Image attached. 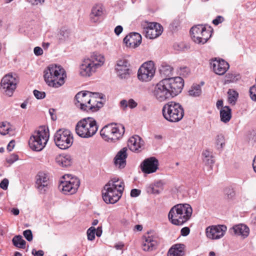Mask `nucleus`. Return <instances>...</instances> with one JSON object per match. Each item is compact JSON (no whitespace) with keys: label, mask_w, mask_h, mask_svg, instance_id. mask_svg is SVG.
<instances>
[{"label":"nucleus","mask_w":256,"mask_h":256,"mask_svg":"<svg viewBox=\"0 0 256 256\" xmlns=\"http://www.w3.org/2000/svg\"><path fill=\"white\" fill-rule=\"evenodd\" d=\"M184 86V81L181 77L165 78L155 85L152 94L157 101L164 102L178 96Z\"/></svg>","instance_id":"f257e3e1"},{"label":"nucleus","mask_w":256,"mask_h":256,"mask_svg":"<svg viewBox=\"0 0 256 256\" xmlns=\"http://www.w3.org/2000/svg\"><path fill=\"white\" fill-rule=\"evenodd\" d=\"M105 62L104 56L98 52H93L85 57L79 67V74L84 78H88L95 74Z\"/></svg>","instance_id":"f03ea898"},{"label":"nucleus","mask_w":256,"mask_h":256,"mask_svg":"<svg viewBox=\"0 0 256 256\" xmlns=\"http://www.w3.org/2000/svg\"><path fill=\"white\" fill-rule=\"evenodd\" d=\"M124 182L117 178H112L104 186L102 190V198L106 204L116 203L121 198L124 190Z\"/></svg>","instance_id":"7ed1b4c3"},{"label":"nucleus","mask_w":256,"mask_h":256,"mask_svg":"<svg viewBox=\"0 0 256 256\" xmlns=\"http://www.w3.org/2000/svg\"><path fill=\"white\" fill-rule=\"evenodd\" d=\"M44 79L48 86L58 88L65 82L66 74L60 66L50 64L44 70Z\"/></svg>","instance_id":"20e7f679"},{"label":"nucleus","mask_w":256,"mask_h":256,"mask_svg":"<svg viewBox=\"0 0 256 256\" xmlns=\"http://www.w3.org/2000/svg\"><path fill=\"white\" fill-rule=\"evenodd\" d=\"M192 213V209L190 204H178L170 209L168 218L173 224L180 226L190 219Z\"/></svg>","instance_id":"39448f33"},{"label":"nucleus","mask_w":256,"mask_h":256,"mask_svg":"<svg viewBox=\"0 0 256 256\" xmlns=\"http://www.w3.org/2000/svg\"><path fill=\"white\" fill-rule=\"evenodd\" d=\"M49 130L46 126H40L30 137L28 144L34 151L40 152L46 146L49 139Z\"/></svg>","instance_id":"423d86ee"},{"label":"nucleus","mask_w":256,"mask_h":256,"mask_svg":"<svg viewBox=\"0 0 256 256\" xmlns=\"http://www.w3.org/2000/svg\"><path fill=\"white\" fill-rule=\"evenodd\" d=\"M98 130L96 120L88 117L80 120L76 126L77 134L82 138H90L94 136Z\"/></svg>","instance_id":"0eeeda50"},{"label":"nucleus","mask_w":256,"mask_h":256,"mask_svg":"<svg viewBox=\"0 0 256 256\" xmlns=\"http://www.w3.org/2000/svg\"><path fill=\"white\" fill-rule=\"evenodd\" d=\"M164 118L172 122L180 121L184 117V110L182 105L174 101L166 104L162 110Z\"/></svg>","instance_id":"6e6552de"},{"label":"nucleus","mask_w":256,"mask_h":256,"mask_svg":"<svg viewBox=\"0 0 256 256\" xmlns=\"http://www.w3.org/2000/svg\"><path fill=\"white\" fill-rule=\"evenodd\" d=\"M124 127L121 124H113L104 126L100 132L102 138L108 142H115L122 138Z\"/></svg>","instance_id":"1a4fd4ad"},{"label":"nucleus","mask_w":256,"mask_h":256,"mask_svg":"<svg viewBox=\"0 0 256 256\" xmlns=\"http://www.w3.org/2000/svg\"><path fill=\"white\" fill-rule=\"evenodd\" d=\"M80 184V180L78 178L70 174H66L61 178L58 188L63 194L72 195L76 192Z\"/></svg>","instance_id":"9d476101"},{"label":"nucleus","mask_w":256,"mask_h":256,"mask_svg":"<svg viewBox=\"0 0 256 256\" xmlns=\"http://www.w3.org/2000/svg\"><path fill=\"white\" fill-rule=\"evenodd\" d=\"M54 141L56 146L60 148L66 150L72 145L74 138L70 130L67 129H60L54 134Z\"/></svg>","instance_id":"9b49d317"},{"label":"nucleus","mask_w":256,"mask_h":256,"mask_svg":"<svg viewBox=\"0 0 256 256\" xmlns=\"http://www.w3.org/2000/svg\"><path fill=\"white\" fill-rule=\"evenodd\" d=\"M114 70L117 77L122 80L129 79L132 74L130 63L125 58H119L116 60Z\"/></svg>","instance_id":"f8f14e48"},{"label":"nucleus","mask_w":256,"mask_h":256,"mask_svg":"<svg viewBox=\"0 0 256 256\" xmlns=\"http://www.w3.org/2000/svg\"><path fill=\"white\" fill-rule=\"evenodd\" d=\"M190 32L192 40L198 44H205L211 36L210 32L203 25L193 26Z\"/></svg>","instance_id":"ddd939ff"},{"label":"nucleus","mask_w":256,"mask_h":256,"mask_svg":"<svg viewBox=\"0 0 256 256\" xmlns=\"http://www.w3.org/2000/svg\"><path fill=\"white\" fill-rule=\"evenodd\" d=\"M156 72L154 64L152 61L144 63L138 72V78L142 82H148L154 78Z\"/></svg>","instance_id":"4468645a"},{"label":"nucleus","mask_w":256,"mask_h":256,"mask_svg":"<svg viewBox=\"0 0 256 256\" xmlns=\"http://www.w3.org/2000/svg\"><path fill=\"white\" fill-rule=\"evenodd\" d=\"M143 34L149 39H154L159 36L163 31L162 27L158 23L144 22L142 23Z\"/></svg>","instance_id":"2eb2a0df"},{"label":"nucleus","mask_w":256,"mask_h":256,"mask_svg":"<svg viewBox=\"0 0 256 256\" xmlns=\"http://www.w3.org/2000/svg\"><path fill=\"white\" fill-rule=\"evenodd\" d=\"M17 80L12 74L4 76L1 80V88L6 95L10 96L16 88Z\"/></svg>","instance_id":"dca6fc26"},{"label":"nucleus","mask_w":256,"mask_h":256,"mask_svg":"<svg viewBox=\"0 0 256 256\" xmlns=\"http://www.w3.org/2000/svg\"><path fill=\"white\" fill-rule=\"evenodd\" d=\"M226 230L224 225L209 226L206 230V236L210 240H218L224 236Z\"/></svg>","instance_id":"f3484780"},{"label":"nucleus","mask_w":256,"mask_h":256,"mask_svg":"<svg viewBox=\"0 0 256 256\" xmlns=\"http://www.w3.org/2000/svg\"><path fill=\"white\" fill-rule=\"evenodd\" d=\"M91 96L92 92L89 91H82L78 93L75 96L76 106L82 110L87 112L86 106L90 104Z\"/></svg>","instance_id":"a211bd4d"},{"label":"nucleus","mask_w":256,"mask_h":256,"mask_svg":"<svg viewBox=\"0 0 256 256\" xmlns=\"http://www.w3.org/2000/svg\"><path fill=\"white\" fill-rule=\"evenodd\" d=\"M158 161L155 157H150L145 159L140 167L144 173L150 174L156 172L158 168Z\"/></svg>","instance_id":"6ab92c4d"},{"label":"nucleus","mask_w":256,"mask_h":256,"mask_svg":"<svg viewBox=\"0 0 256 256\" xmlns=\"http://www.w3.org/2000/svg\"><path fill=\"white\" fill-rule=\"evenodd\" d=\"M214 72L218 75L224 74L229 68V64L224 60L215 58L210 62Z\"/></svg>","instance_id":"aec40b11"},{"label":"nucleus","mask_w":256,"mask_h":256,"mask_svg":"<svg viewBox=\"0 0 256 256\" xmlns=\"http://www.w3.org/2000/svg\"><path fill=\"white\" fill-rule=\"evenodd\" d=\"M128 146L130 150L140 152L144 148V142L140 136L135 135L129 138Z\"/></svg>","instance_id":"412c9836"},{"label":"nucleus","mask_w":256,"mask_h":256,"mask_svg":"<svg viewBox=\"0 0 256 256\" xmlns=\"http://www.w3.org/2000/svg\"><path fill=\"white\" fill-rule=\"evenodd\" d=\"M124 42L127 47L135 48L142 42V36L137 32L130 33L124 39Z\"/></svg>","instance_id":"4be33fe9"},{"label":"nucleus","mask_w":256,"mask_h":256,"mask_svg":"<svg viewBox=\"0 0 256 256\" xmlns=\"http://www.w3.org/2000/svg\"><path fill=\"white\" fill-rule=\"evenodd\" d=\"M102 106L103 103L101 98L100 97L99 93H92L90 104L86 106L88 108L87 112H96Z\"/></svg>","instance_id":"5701e85b"},{"label":"nucleus","mask_w":256,"mask_h":256,"mask_svg":"<svg viewBox=\"0 0 256 256\" xmlns=\"http://www.w3.org/2000/svg\"><path fill=\"white\" fill-rule=\"evenodd\" d=\"M157 244L158 242L156 236L148 234L144 237L142 248L144 251H152L156 249Z\"/></svg>","instance_id":"b1692460"},{"label":"nucleus","mask_w":256,"mask_h":256,"mask_svg":"<svg viewBox=\"0 0 256 256\" xmlns=\"http://www.w3.org/2000/svg\"><path fill=\"white\" fill-rule=\"evenodd\" d=\"M48 184V178L46 174L39 172L36 177V187L39 191L42 192L46 190Z\"/></svg>","instance_id":"393cba45"},{"label":"nucleus","mask_w":256,"mask_h":256,"mask_svg":"<svg viewBox=\"0 0 256 256\" xmlns=\"http://www.w3.org/2000/svg\"><path fill=\"white\" fill-rule=\"evenodd\" d=\"M104 12V8L101 4L94 5L91 10L90 14V20L91 22L96 23L100 21V17Z\"/></svg>","instance_id":"a878e982"},{"label":"nucleus","mask_w":256,"mask_h":256,"mask_svg":"<svg viewBox=\"0 0 256 256\" xmlns=\"http://www.w3.org/2000/svg\"><path fill=\"white\" fill-rule=\"evenodd\" d=\"M127 148H124L120 150L114 158V164L119 168H122L126 165V158H127Z\"/></svg>","instance_id":"bb28decb"},{"label":"nucleus","mask_w":256,"mask_h":256,"mask_svg":"<svg viewBox=\"0 0 256 256\" xmlns=\"http://www.w3.org/2000/svg\"><path fill=\"white\" fill-rule=\"evenodd\" d=\"M164 182L162 180H158L153 184H149L146 187L147 192L150 194H159L164 190Z\"/></svg>","instance_id":"cd10ccee"},{"label":"nucleus","mask_w":256,"mask_h":256,"mask_svg":"<svg viewBox=\"0 0 256 256\" xmlns=\"http://www.w3.org/2000/svg\"><path fill=\"white\" fill-rule=\"evenodd\" d=\"M185 248L184 244H176L170 248L168 252V256H184L185 253Z\"/></svg>","instance_id":"c85d7f7f"},{"label":"nucleus","mask_w":256,"mask_h":256,"mask_svg":"<svg viewBox=\"0 0 256 256\" xmlns=\"http://www.w3.org/2000/svg\"><path fill=\"white\" fill-rule=\"evenodd\" d=\"M232 229L235 234L241 236L243 238L248 237L250 234L248 227L244 224L235 225Z\"/></svg>","instance_id":"c756f323"},{"label":"nucleus","mask_w":256,"mask_h":256,"mask_svg":"<svg viewBox=\"0 0 256 256\" xmlns=\"http://www.w3.org/2000/svg\"><path fill=\"white\" fill-rule=\"evenodd\" d=\"M220 120L224 123H228L232 118V110L228 106L222 107L220 110Z\"/></svg>","instance_id":"7c9ffc66"},{"label":"nucleus","mask_w":256,"mask_h":256,"mask_svg":"<svg viewBox=\"0 0 256 256\" xmlns=\"http://www.w3.org/2000/svg\"><path fill=\"white\" fill-rule=\"evenodd\" d=\"M56 162L60 166L67 167L70 166L72 164V158L71 156L68 154H60L56 157Z\"/></svg>","instance_id":"2f4dec72"},{"label":"nucleus","mask_w":256,"mask_h":256,"mask_svg":"<svg viewBox=\"0 0 256 256\" xmlns=\"http://www.w3.org/2000/svg\"><path fill=\"white\" fill-rule=\"evenodd\" d=\"M202 155L203 162L205 165L211 167L214 163L212 152L210 151L205 150L202 152Z\"/></svg>","instance_id":"473e14b6"},{"label":"nucleus","mask_w":256,"mask_h":256,"mask_svg":"<svg viewBox=\"0 0 256 256\" xmlns=\"http://www.w3.org/2000/svg\"><path fill=\"white\" fill-rule=\"evenodd\" d=\"M214 140L218 149H222L225 146L226 140L222 134H218L214 138Z\"/></svg>","instance_id":"72a5a7b5"},{"label":"nucleus","mask_w":256,"mask_h":256,"mask_svg":"<svg viewBox=\"0 0 256 256\" xmlns=\"http://www.w3.org/2000/svg\"><path fill=\"white\" fill-rule=\"evenodd\" d=\"M138 104L133 99H130L128 100H123L120 102V106L122 109L125 110L128 107L134 108L137 106Z\"/></svg>","instance_id":"f704fd0d"},{"label":"nucleus","mask_w":256,"mask_h":256,"mask_svg":"<svg viewBox=\"0 0 256 256\" xmlns=\"http://www.w3.org/2000/svg\"><path fill=\"white\" fill-rule=\"evenodd\" d=\"M12 242L14 245L17 248H25L26 242L20 235L14 236L12 240Z\"/></svg>","instance_id":"c9c22d12"},{"label":"nucleus","mask_w":256,"mask_h":256,"mask_svg":"<svg viewBox=\"0 0 256 256\" xmlns=\"http://www.w3.org/2000/svg\"><path fill=\"white\" fill-rule=\"evenodd\" d=\"M228 102L234 105L238 96V92L232 89H230L228 92Z\"/></svg>","instance_id":"e433bc0d"},{"label":"nucleus","mask_w":256,"mask_h":256,"mask_svg":"<svg viewBox=\"0 0 256 256\" xmlns=\"http://www.w3.org/2000/svg\"><path fill=\"white\" fill-rule=\"evenodd\" d=\"M189 94L190 96L196 97L201 94L202 89L199 85H194L191 87L188 91Z\"/></svg>","instance_id":"4c0bfd02"},{"label":"nucleus","mask_w":256,"mask_h":256,"mask_svg":"<svg viewBox=\"0 0 256 256\" xmlns=\"http://www.w3.org/2000/svg\"><path fill=\"white\" fill-rule=\"evenodd\" d=\"M12 130L10 124L6 122H3L0 126V134L2 135L8 134Z\"/></svg>","instance_id":"58836bf2"},{"label":"nucleus","mask_w":256,"mask_h":256,"mask_svg":"<svg viewBox=\"0 0 256 256\" xmlns=\"http://www.w3.org/2000/svg\"><path fill=\"white\" fill-rule=\"evenodd\" d=\"M240 78L238 74L232 73H228L226 75V82L228 83L234 82Z\"/></svg>","instance_id":"ea45409f"},{"label":"nucleus","mask_w":256,"mask_h":256,"mask_svg":"<svg viewBox=\"0 0 256 256\" xmlns=\"http://www.w3.org/2000/svg\"><path fill=\"white\" fill-rule=\"evenodd\" d=\"M173 70V68L168 65H162L160 69L161 74H162L165 76H170Z\"/></svg>","instance_id":"a19ab883"},{"label":"nucleus","mask_w":256,"mask_h":256,"mask_svg":"<svg viewBox=\"0 0 256 256\" xmlns=\"http://www.w3.org/2000/svg\"><path fill=\"white\" fill-rule=\"evenodd\" d=\"M96 228L94 227H90L87 230L88 239L90 240H93L95 238Z\"/></svg>","instance_id":"79ce46f5"},{"label":"nucleus","mask_w":256,"mask_h":256,"mask_svg":"<svg viewBox=\"0 0 256 256\" xmlns=\"http://www.w3.org/2000/svg\"><path fill=\"white\" fill-rule=\"evenodd\" d=\"M224 194L228 199H232L235 196L234 190L230 188H227L224 190Z\"/></svg>","instance_id":"37998d69"},{"label":"nucleus","mask_w":256,"mask_h":256,"mask_svg":"<svg viewBox=\"0 0 256 256\" xmlns=\"http://www.w3.org/2000/svg\"><path fill=\"white\" fill-rule=\"evenodd\" d=\"M69 35L70 33L68 30H62L60 31L58 38L60 40H65L68 38Z\"/></svg>","instance_id":"c03bdc74"},{"label":"nucleus","mask_w":256,"mask_h":256,"mask_svg":"<svg viewBox=\"0 0 256 256\" xmlns=\"http://www.w3.org/2000/svg\"><path fill=\"white\" fill-rule=\"evenodd\" d=\"M250 96L252 100L256 101V84L250 87Z\"/></svg>","instance_id":"a18cd8bd"},{"label":"nucleus","mask_w":256,"mask_h":256,"mask_svg":"<svg viewBox=\"0 0 256 256\" xmlns=\"http://www.w3.org/2000/svg\"><path fill=\"white\" fill-rule=\"evenodd\" d=\"M23 234L27 240L30 242L32 240L33 236L31 230H27L23 232Z\"/></svg>","instance_id":"49530a36"},{"label":"nucleus","mask_w":256,"mask_h":256,"mask_svg":"<svg viewBox=\"0 0 256 256\" xmlns=\"http://www.w3.org/2000/svg\"><path fill=\"white\" fill-rule=\"evenodd\" d=\"M34 94L37 99H42L45 98L46 94L44 92H40L38 90H34Z\"/></svg>","instance_id":"de8ad7c7"},{"label":"nucleus","mask_w":256,"mask_h":256,"mask_svg":"<svg viewBox=\"0 0 256 256\" xmlns=\"http://www.w3.org/2000/svg\"><path fill=\"white\" fill-rule=\"evenodd\" d=\"M18 155L15 154H12L6 158V162L10 164H12L14 162L18 160Z\"/></svg>","instance_id":"09e8293b"},{"label":"nucleus","mask_w":256,"mask_h":256,"mask_svg":"<svg viewBox=\"0 0 256 256\" xmlns=\"http://www.w3.org/2000/svg\"><path fill=\"white\" fill-rule=\"evenodd\" d=\"M8 180L6 178L4 179L0 183V187L2 189L6 190L8 188Z\"/></svg>","instance_id":"8fccbe9b"},{"label":"nucleus","mask_w":256,"mask_h":256,"mask_svg":"<svg viewBox=\"0 0 256 256\" xmlns=\"http://www.w3.org/2000/svg\"><path fill=\"white\" fill-rule=\"evenodd\" d=\"M28 1L32 5L38 6L42 5L44 2L45 0H28Z\"/></svg>","instance_id":"3c124183"},{"label":"nucleus","mask_w":256,"mask_h":256,"mask_svg":"<svg viewBox=\"0 0 256 256\" xmlns=\"http://www.w3.org/2000/svg\"><path fill=\"white\" fill-rule=\"evenodd\" d=\"M34 52L35 55L37 56H41L43 54L42 49L39 46H36L34 48Z\"/></svg>","instance_id":"603ef678"},{"label":"nucleus","mask_w":256,"mask_h":256,"mask_svg":"<svg viewBox=\"0 0 256 256\" xmlns=\"http://www.w3.org/2000/svg\"><path fill=\"white\" fill-rule=\"evenodd\" d=\"M224 20L223 17L221 16H218L216 18L212 20V23L215 25H218L219 24L222 22Z\"/></svg>","instance_id":"864d4df0"},{"label":"nucleus","mask_w":256,"mask_h":256,"mask_svg":"<svg viewBox=\"0 0 256 256\" xmlns=\"http://www.w3.org/2000/svg\"><path fill=\"white\" fill-rule=\"evenodd\" d=\"M190 230L188 227L183 228L181 230V231H180L181 234L182 236H188L190 234Z\"/></svg>","instance_id":"5fc2aeb1"},{"label":"nucleus","mask_w":256,"mask_h":256,"mask_svg":"<svg viewBox=\"0 0 256 256\" xmlns=\"http://www.w3.org/2000/svg\"><path fill=\"white\" fill-rule=\"evenodd\" d=\"M140 191L138 189H132L130 192V196L132 197H136L140 195Z\"/></svg>","instance_id":"6e6d98bb"},{"label":"nucleus","mask_w":256,"mask_h":256,"mask_svg":"<svg viewBox=\"0 0 256 256\" xmlns=\"http://www.w3.org/2000/svg\"><path fill=\"white\" fill-rule=\"evenodd\" d=\"M32 254L34 256H43L44 252L42 250L36 251L35 250H32Z\"/></svg>","instance_id":"4d7b16f0"},{"label":"nucleus","mask_w":256,"mask_h":256,"mask_svg":"<svg viewBox=\"0 0 256 256\" xmlns=\"http://www.w3.org/2000/svg\"><path fill=\"white\" fill-rule=\"evenodd\" d=\"M14 143H15V142L14 140H12L8 144V145L7 146V150L9 152L12 151L13 150V148H14Z\"/></svg>","instance_id":"13d9d810"},{"label":"nucleus","mask_w":256,"mask_h":256,"mask_svg":"<svg viewBox=\"0 0 256 256\" xmlns=\"http://www.w3.org/2000/svg\"><path fill=\"white\" fill-rule=\"evenodd\" d=\"M123 28L121 26H116L114 28L115 34L118 36L122 31Z\"/></svg>","instance_id":"bf43d9fd"},{"label":"nucleus","mask_w":256,"mask_h":256,"mask_svg":"<svg viewBox=\"0 0 256 256\" xmlns=\"http://www.w3.org/2000/svg\"><path fill=\"white\" fill-rule=\"evenodd\" d=\"M54 112L55 110L53 108H50L49 110V113L52 120H56V116L54 114Z\"/></svg>","instance_id":"052dcab7"},{"label":"nucleus","mask_w":256,"mask_h":256,"mask_svg":"<svg viewBox=\"0 0 256 256\" xmlns=\"http://www.w3.org/2000/svg\"><path fill=\"white\" fill-rule=\"evenodd\" d=\"M102 232V228L98 226L96 230V234L97 236L100 237L101 236Z\"/></svg>","instance_id":"680f3d73"},{"label":"nucleus","mask_w":256,"mask_h":256,"mask_svg":"<svg viewBox=\"0 0 256 256\" xmlns=\"http://www.w3.org/2000/svg\"><path fill=\"white\" fill-rule=\"evenodd\" d=\"M10 212L14 216H18L20 213V210L17 208H12Z\"/></svg>","instance_id":"e2e57ef3"},{"label":"nucleus","mask_w":256,"mask_h":256,"mask_svg":"<svg viewBox=\"0 0 256 256\" xmlns=\"http://www.w3.org/2000/svg\"><path fill=\"white\" fill-rule=\"evenodd\" d=\"M222 105H223V101H222V100H218L217 101L216 106V108L218 109H220V108H221L222 107H224Z\"/></svg>","instance_id":"0e129e2a"},{"label":"nucleus","mask_w":256,"mask_h":256,"mask_svg":"<svg viewBox=\"0 0 256 256\" xmlns=\"http://www.w3.org/2000/svg\"><path fill=\"white\" fill-rule=\"evenodd\" d=\"M124 246V244L122 242L116 244L114 246L116 250H121L123 248Z\"/></svg>","instance_id":"69168bd1"},{"label":"nucleus","mask_w":256,"mask_h":256,"mask_svg":"<svg viewBox=\"0 0 256 256\" xmlns=\"http://www.w3.org/2000/svg\"><path fill=\"white\" fill-rule=\"evenodd\" d=\"M50 45V44L49 42H43L42 44V46L44 48V49L46 50L48 48Z\"/></svg>","instance_id":"338daca9"},{"label":"nucleus","mask_w":256,"mask_h":256,"mask_svg":"<svg viewBox=\"0 0 256 256\" xmlns=\"http://www.w3.org/2000/svg\"><path fill=\"white\" fill-rule=\"evenodd\" d=\"M252 167L254 171L256 172V156L253 160Z\"/></svg>","instance_id":"774afa93"}]
</instances>
